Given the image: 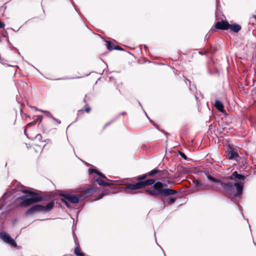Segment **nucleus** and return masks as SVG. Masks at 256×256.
I'll list each match as a JSON object with an SVG mask.
<instances>
[{"mask_svg":"<svg viewBox=\"0 0 256 256\" xmlns=\"http://www.w3.org/2000/svg\"><path fill=\"white\" fill-rule=\"evenodd\" d=\"M65 204H66V206H68V207H70V206L68 204V202H65Z\"/></svg>","mask_w":256,"mask_h":256,"instance_id":"nucleus-31","label":"nucleus"},{"mask_svg":"<svg viewBox=\"0 0 256 256\" xmlns=\"http://www.w3.org/2000/svg\"><path fill=\"white\" fill-rule=\"evenodd\" d=\"M244 176L240 174L236 171H234L232 174L226 177V182H228L232 184L234 186V193L228 194V195L237 197L240 196L242 194L244 183L240 180H245Z\"/></svg>","mask_w":256,"mask_h":256,"instance_id":"nucleus-3","label":"nucleus"},{"mask_svg":"<svg viewBox=\"0 0 256 256\" xmlns=\"http://www.w3.org/2000/svg\"><path fill=\"white\" fill-rule=\"evenodd\" d=\"M147 176H148V175H147V173L146 174H144L140 176H138V178H137V180L138 181H140V180H144Z\"/></svg>","mask_w":256,"mask_h":256,"instance_id":"nucleus-19","label":"nucleus"},{"mask_svg":"<svg viewBox=\"0 0 256 256\" xmlns=\"http://www.w3.org/2000/svg\"><path fill=\"white\" fill-rule=\"evenodd\" d=\"M66 200L73 204H77L79 202L82 196L79 194L70 195L64 194L62 196Z\"/></svg>","mask_w":256,"mask_h":256,"instance_id":"nucleus-7","label":"nucleus"},{"mask_svg":"<svg viewBox=\"0 0 256 256\" xmlns=\"http://www.w3.org/2000/svg\"><path fill=\"white\" fill-rule=\"evenodd\" d=\"M228 156L229 159H235L238 156V154L236 152L232 150L228 152Z\"/></svg>","mask_w":256,"mask_h":256,"instance_id":"nucleus-14","label":"nucleus"},{"mask_svg":"<svg viewBox=\"0 0 256 256\" xmlns=\"http://www.w3.org/2000/svg\"><path fill=\"white\" fill-rule=\"evenodd\" d=\"M35 138L36 140L41 141L42 139V136L40 134H38L36 136Z\"/></svg>","mask_w":256,"mask_h":256,"instance_id":"nucleus-24","label":"nucleus"},{"mask_svg":"<svg viewBox=\"0 0 256 256\" xmlns=\"http://www.w3.org/2000/svg\"><path fill=\"white\" fill-rule=\"evenodd\" d=\"M85 110L87 113H88L90 110V107H87L86 108Z\"/></svg>","mask_w":256,"mask_h":256,"instance_id":"nucleus-28","label":"nucleus"},{"mask_svg":"<svg viewBox=\"0 0 256 256\" xmlns=\"http://www.w3.org/2000/svg\"><path fill=\"white\" fill-rule=\"evenodd\" d=\"M180 155L183 158H184V160H186V156L183 152H180Z\"/></svg>","mask_w":256,"mask_h":256,"instance_id":"nucleus-25","label":"nucleus"},{"mask_svg":"<svg viewBox=\"0 0 256 256\" xmlns=\"http://www.w3.org/2000/svg\"><path fill=\"white\" fill-rule=\"evenodd\" d=\"M112 43L110 42H107V48L109 50H114V48H113L112 46Z\"/></svg>","mask_w":256,"mask_h":256,"instance_id":"nucleus-23","label":"nucleus"},{"mask_svg":"<svg viewBox=\"0 0 256 256\" xmlns=\"http://www.w3.org/2000/svg\"><path fill=\"white\" fill-rule=\"evenodd\" d=\"M74 242H75L76 244V246L74 250V252L75 254L77 256H84V254L83 252H80V248L78 246V244L76 242V240L75 239V238H74Z\"/></svg>","mask_w":256,"mask_h":256,"instance_id":"nucleus-13","label":"nucleus"},{"mask_svg":"<svg viewBox=\"0 0 256 256\" xmlns=\"http://www.w3.org/2000/svg\"><path fill=\"white\" fill-rule=\"evenodd\" d=\"M114 49L120 50V46H118L117 48H114Z\"/></svg>","mask_w":256,"mask_h":256,"instance_id":"nucleus-30","label":"nucleus"},{"mask_svg":"<svg viewBox=\"0 0 256 256\" xmlns=\"http://www.w3.org/2000/svg\"><path fill=\"white\" fill-rule=\"evenodd\" d=\"M141 188H142V184L141 183V182H138L136 184H129L127 186L125 190L126 192H128V190H138V189H140Z\"/></svg>","mask_w":256,"mask_h":256,"instance_id":"nucleus-10","label":"nucleus"},{"mask_svg":"<svg viewBox=\"0 0 256 256\" xmlns=\"http://www.w3.org/2000/svg\"><path fill=\"white\" fill-rule=\"evenodd\" d=\"M53 118L54 120H56L58 124H60L61 122H60V120H58V119H56V118Z\"/></svg>","mask_w":256,"mask_h":256,"instance_id":"nucleus-29","label":"nucleus"},{"mask_svg":"<svg viewBox=\"0 0 256 256\" xmlns=\"http://www.w3.org/2000/svg\"><path fill=\"white\" fill-rule=\"evenodd\" d=\"M176 199L177 197L176 196H170L167 198L166 201L168 204H172L174 202Z\"/></svg>","mask_w":256,"mask_h":256,"instance_id":"nucleus-18","label":"nucleus"},{"mask_svg":"<svg viewBox=\"0 0 256 256\" xmlns=\"http://www.w3.org/2000/svg\"><path fill=\"white\" fill-rule=\"evenodd\" d=\"M41 112H44L47 116L52 118L53 117L50 112L46 110H41Z\"/></svg>","mask_w":256,"mask_h":256,"instance_id":"nucleus-20","label":"nucleus"},{"mask_svg":"<svg viewBox=\"0 0 256 256\" xmlns=\"http://www.w3.org/2000/svg\"><path fill=\"white\" fill-rule=\"evenodd\" d=\"M0 237L4 242L11 244L14 247L16 246V244L14 240L5 232H0Z\"/></svg>","mask_w":256,"mask_h":256,"instance_id":"nucleus-6","label":"nucleus"},{"mask_svg":"<svg viewBox=\"0 0 256 256\" xmlns=\"http://www.w3.org/2000/svg\"><path fill=\"white\" fill-rule=\"evenodd\" d=\"M254 18L256 19V16H254Z\"/></svg>","mask_w":256,"mask_h":256,"instance_id":"nucleus-33","label":"nucleus"},{"mask_svg":"<svg viewBox=\"0 0 256 256\" xmlns=\"http://www.w3.org/2000/svg\"><path fill=\"white\" fill-rule=\"evenodd\" d=\"M24 193H29V195L23 196L17 198V200L20 201L22 206H28L32 204L39 202L43 200V198L39 196L36 193L30 192L28 190L24 191Z\"/></svg>","mask_w":256,"mask_h":256,"instance_id":"nucleus-4","label":"nucleus"},{"mask_svg":"<svg viewBox=\"0 0 256 256\" xmlns=\"http://www.w3.org/2000/svg\"><path fill=\"white\" fill-rule=\"evenodd\" d=\"M94 190V188H88L84 190V194H91L93 190Z\"/></svg>","mask_w":256,"mask_h":256,"instance_id":"nucleus-21","label":"nucleus"},{"mask_svg":"<svg viewBox=\"0 0 256 256\" xmlns=\"http://www.w3.org/2000/svg\"><path fill=\"white\" fill-rule=\"evenodd\" d=\"M194 184L198 190H207L208 189V186L207 184L202 183L198 180H193Z\"/></svg>","mask_w":256,"mask_h":256,"instance_id":"nucleus-9","label":"nucleus"},{"mask_svg":"<svg viewBox=\"0 0 256 256\" xmlns=\"http://www.w3.org/2000/svg\"><path fill=\"white\" fill-rule=\"evenodd\" d=\"M54 202L52 201L48 202L46 206L35 204L27 210L26 214H30L36 212L50 210L54 208Z\"/></svg>","mask_w":256,"mask_h":256,"instance_id":"nucleus-5","label":"nucleus"},{"mask_svg":"<svg viewBox=\"0 0 256 256\" xmlns=\"http://www.w3.org/2000/svg\"><path fill=\"white\" fill-rule=\"evenodd\" d=\"M78 112H83V110H80Z\"/></svg>","mask_w":256,"mask_h":256,"instance_id":"nucleus-32","label":"nucleus"},{"mask_svg":"<svg viewBox=\"0 0 256 256\" xmlns=\"http://www.w3.org/2000/svg\"><path fill=\"white\" fill-rule=\"evenodd\" d=\"M96 180L100 186H108L110 184L104 182L102 178H97L96 179Z\"/></svg>","mask_w":256,"mask_h":256,"instance_id":"nucleus-15","label":"nucleus"},{"mask_svg":"<svg viewBox=\"0 0 256 256\" xmlns=\"http://www.w3.org/2000/svg\"><path fill=\"white\" fill-rule=\"evenodd\" d=\"M228 27H230V24L227 21L224 20L218 22L215 24L216 28L218 30H227Z\"/></svg>","mask_w":256,"mask_h":256,"instance_id":"nucleus-8","label":"nucleus"},{"mask_svg":"<svg viewBox=\"0 0 256 256\" xmlns=\"http://www.w3.org/2000/svg\"><path fill=\"white\" fill-rule=\"evenodd\" d=\"M141 183L142 188L146 186H152L150 188L146 190V192L152 196H158L160 195L169 196L178 193L177 191L174 190L164 188V187L167 186L166 184L160 182H158L155 183V180L154 179L147 180L141 182Z\"/></svg>","mask_w":256,"mask_h":256,"instance_id":"nucleus-1","label":"nucleus"},{"mask_svg":"<svg viewBox=\"0 0 256 256\" xmlns=\"http://www.w3.org/2000/svg\"><path fill=\"white\" fill-rule=\"evenodd\" d=\"M160 172V170H159L156 168H154V169L152 170L151 171H150V172H148L147 175H148V176H152L154 175L158 174Z\"/></svg>","mask_w":256,"mask_h":256,"instance_id":"nucleus-17","label":"nucleus"},{"mask_svg":"<svg viewBox=\"0 0 256 256\" xmlns=\"http://www.w3.org/2000/svg\"><path fill=\"white\" fill-rule=\"evenodd\" d=\"M34 110L36 111H40V112H41V110H40L38 109V108H37L36 107H35V106H32V107Z\"/></svg>","mask_w":256,"mask_h":256,"instance_id":"nucleus-26","label":"nucleus"},{"mask_svg":"<svg viewBox=\"0 0 256 256\" xmlns=\"http://www.w3.org/2000/svg\"><path fill=\"white\" fill-rule=\"evenodd\" d=\"M204 174L208 180L212 183V188L217 192L221 191L222 188L227 194H233L234 186L230 182H226V177L220 178L214 176V174L208 170H204Z\"/></svg>","mask_w":256,"mask_h":256,"instance_id":"nucleus-2","label":"nucleus"},{"mask_svg":"<svg viewBox=\"0 0 256 256\" xmlns=\"http://www.w3.org/2000/svg\"><path fill=\"white\" fill-rule=\"evenodd\" d=\"M38 120H39L40 122L42 120V116H39V118H38V120L36 122H30V123H28L26 125V126H30L31 124H36Z\"/></svg>","mask_w":256,"mask_h":256,"instance_id":"nucleus-22","label":"nucleus"},{"mask_svg":"<svg viewBox=\"0 0 256 256\" xmlns=\"http://www.w3.org/2000/svg\"><path fill=\"white\" fill-rule=\"evenodd\" d=\"M241 26L236 24H230V27H228V29H230L231 31L234 32H238L241 30Z\"/></svg>","mask_w":256,"mask_h":256,"instance_id":"nucleus-11","label":"nucleus"},{"mask_svg":"<svg viewBox=\"0 0 256 256\" xmlns=\"http://www.w3.org/2000/svg\"><path fill=\"white\" fill-rule=\"evenodd\" d=\"M214 106L217 108V110L220 112H222L224 111V104L220 101L218 100H216L215 102Z\"/></svg>","mask_w":256,"mask_h":256,"instance_id":"nucleus-12","label":"nucleus"},{"mask_svg":"<svg viewBox=\"0 0 256 256\" xmlns=\"http://www.w3.org/2000/svg\"><path fill=\"white\" fill-rule=\"evenodd\" d=\"M88 172H89V174H92L93 173H96L98 176H100L102 178H106V176H104L102 173L98 172V171H97V170H95L94 169L90 168L89 170H88Z\"/></svg>","mask_w":256,"mask_h":256,"instance_id":"nucleus-16","label":"nucleus"},{"mask_svg":"<svg viewBox=\"0 0 256 256\" xmlns=\"http://www.w3.org/2000/svg\"><path fill=\"white\" fill-rule=\"evenodd\" d=\"M4 26V22H2L0 20V28H3Z\"/></svg>","mask_w":256,"mask_h":256,"instance_id":"nucleus-27","label":"nucleus"}]
</instances>
